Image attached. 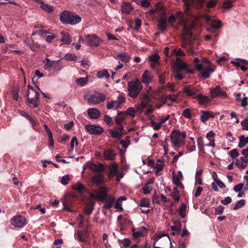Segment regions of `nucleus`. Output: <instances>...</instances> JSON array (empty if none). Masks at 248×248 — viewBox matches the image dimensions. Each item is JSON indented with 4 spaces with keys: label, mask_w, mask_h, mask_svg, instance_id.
I'll list each match as a JSON object with an SVG mask.
<instances>
[{
    "label": "nucleus",
    "mask_w": 248,
    "mask_h": 248,
    "mask_svg": "<svg viewBox=\"0 0 248 248\" xmlns=\"http://www.w3.org/2000/svg\"><path fill=\"white\" fill-rule=\"evenodd\" d=\"M193 64L196 69L201 72V77L205 79L209 78L211 73L214 71L211 63L206 59H203L202 62H200L198 58H195L193 61Z\"/></svg>",
    "instance_id": "f257e3e1"
},
{
    "label": "nucleus",
    "mask_w": 248,
    "mask_h": 248,
    "mask_svg": "<svg viewBox=\"0 0 248 248\" xmlns=\"http://www.w3.org/2000/svg\"><path fill=\"white\" fill-rule=\"evenodd\" d=\"M108 188L107 186H100L98 188L97 193V196L98 200L104 202L103 208L105 209H109L113 205L115 201V198L112 195H108Z\"/></svg>",
    "instance_id": "f03ea898"
},
{
    "label": "nucleus",
    "mask_w": 248,
    "mask_h": 248,
    "mask_svg": "<svg viewBox=\"0 0 248 248\" xmlns=\"http://www.w3.org/2000/svg\"><path fill=\"white\" fill-rule=\"evenodd\" d=\"M142 88L143 86L138 79H133L127 83L128 95L132 98H136Z\"/></svg>",
    "instance_id": "7ed1b4c3"
},
{
    "label": "nucleus",
    "mask_w": 248,
    "mask_h": 248,
    "mask_svg": "<svg viewBox=\"0 0 248 248\" xmlns=\"http://www.w3.org/2000/svg\"><path fill=\"white\" fill-rule=\"evenodd\" d=\"M60 20L63 23L73 25L79 23L81 18L73 13L65 11L61 14Z\"/></svg>",
    "instance_id": "20e7f679"
},
{
    "label": "nucleus",
    "mask_w": 248,
    "mask_h": 248,
    "mask_svg": "<svg viewBox=\"0 0 248 248\" xmlns=\"http://www.w3.org/2000/svg\"><path fill=\"white\" fill-rule=\"evenodd\" d=\"M28 90L27 91L26 97L29 104H32L34 108L38 107V102H39V88H37L38 90H35L30 85L28 86Z\"/></svg>",
    "instance_id": "39448f33"
},
{
    "label": "nucleus",
    "mask_w": 248,
    "mask_h": 248,
    "mask_svg": "<svg viewBox=\"0 0 248 248\" xmlns=\"http://www.w3.org/2000/svg\"><path fill=\"white\" fill-rule=\"evenodd\" d=\"M186 136V134L185 131L180 132L178 130H173L170 138L174 146L180 147L185 144Z\"/></svg>",
    "instance_id": "423d86ee"
},
{
    "label": "nucleus",
    "mask_w": 248,
    "mask_h": 248,
    "mask_svg": "<svg viewBox=\"0 0 248 248\" xmlns=\"http://www.w3.org/2000/svg\"><path fill=\"white\" fill-rule=\"evenodd\" d=\"M184 2V8L186 13L188 14L189 10L190 5H191L196 9L199 10L202 9L205 2V0H183Z\"/></svg>",
    "instance_id": "0eeeda50"
},
{
    "label": "nucleus",
    "mask_w": 248,
    "mask_h": 248,
    "mask_svg": "<svg viewBox=\"0 0 248 248\" xmlns=\"http://www.w3.org/2000/svg\"><path fill=\"white\" fill-rule=\"evenodd\" d=\"M85 41L87 45L92 47H97L102 40L95 34H89L85 36Z\"/></svg>",
    "instance_id": "6e6552de"
},
{
    "label": "nucleus",
    "mask_w": 248,
    "mask_h": 248,
    "mask_svg": "<svg viewBox=\"0 0 248 248\" xmlns=\"http://www.w3.org/2000/svg\"><path fill=\"white\" fill-rule=\"evenodd\" d=\"M125 102V97L123 95H120L118 97L117 100L108 102L106 107L108 109H118L120 108L121 105L124 104Z\"/></svg>",
    "instance_id": "1a4fd4ad"
},
{
    "label": "nucleus",
    "mask_w": 248,
    "mask_h": 248,
    "mask_svg": "<svg viewBox=\"0 0 248 248\" xmlns=\"http://www.w3.org/2000/svg\"><path fill=\"white\" fill-rule=\"evenodd\" d=\"M210 93L212 98L221 97L225 98L227 97V93L223 91L219 86L211 87L210 90Z\"/></svg>",
    "instance_id": "9d476101"
},
{
    "label": "nucleus",
    "mask_w": 248,
    "mask_h": 248,
    "mask_svg": "<svg viewBox=\"0 0 248 248\" xmlns=\"http://www.w3.org/2000/svg\"><path fill=\"white\" fill-rule=\"evenodd\" d=\"M86 130L91 134L100 135L104 132V129L100 125L88 124L85 127Z\"/></svg>",
    "instance_id": "9b49d317"
},
{
    "label": "nucleus",
    "mask_w": 248,
    "mask_h": 248,
    "mask_svg": "<svg viewBox=\"0 0 248 248\" xmlns=\"http://www.w3.org/2000/svg\"><path fill=\"white\" fill-rule=\"evenodd\" d=\"M167 20L166 15L165 12H162L161 15L157 19L158 29L161 31L163 32L166 30L167 27Z\"/></svg>",
    "instance_id": "f8f14e48"
},
{
    "label": "nucleus",
    "mask_w": 248,
    "mask_h": 248,
    "mask_svg": "<svg viewBox=\"0 0 248 248\" xmlns=\"http://www.w3.org/2000/svg\"><path fill=\"white\" fill-rule=\"evenodd\" d=\"M11 223L16 227L20 228L26 223V219L21 216H17L11 219Z\"/></svg>",
    "instance_id": "ddd939ff"
},
{
    "label": "nucleus",
    "mask_w": 248,
    "mask_h": 248,
    "mask_svg": "<svg viewBox=\"0 0 248 248\" xmlns=\"http://www.w3.org/2000/svg\"><path fill=\"white\" fill-rule=\"evenodd\" d=\"M140 103L137 106V110H141L148 106L150 102V99L146 94L143 93L140 95Z\"/></svg>",
    "instance_id": "4468645a"
},
{
    "label": "nucleus",
    "mask_w": 248,
    "mask_h": 248,
    "mask_svg": "<svg viewBox=\"0 0 248 248\" xmlns=\"http://www.w3.org/2000/svg\"><path fill=\"white\" fill-rule=\"evenodd\" d=\"M77 234L78 240L82 242L86 243V238H88L90 236L89 229L86 228L83 231H77Z\"/></svg>",
    "instance_id": "2eb2a0df"
},
{
    "label": "nucleus",
    "mask_w": 248,
    "mask_h": 248,
    "mask_svg": "<svg viewBox=\"0 0 248 248\" xmlns=\"http://www.w3.org/2000/svg\"><path fill=\"white\" fill-rule=\"evenodd\" d=\"M183 91L186 96L192 97L193 98H196V95L199 90L196 88L186 86L184 88Z\"/></svg>",
    "instance_id": "dca6fc26"
},
{
    "label": "nucleus",
    "mask_w": 248,
    "mask_h": 248,
    "mask_svg": "<svg viewBox=\"0 0 248 248\" xmlns=\"http://www.w3.org/2000/svg\"><path fill=\"white\" fill-rule=\"evenodd\" d=\"M117 154L112 149H108L103 153V158L106 160H113L115 159Z\"/></svg>",
    "instance_id": "f3484780"
},
{
    "label": "nucleus",
    "mask_w": 248,
    "mask_h": 248,
    "mask_svg": "<svg viewBox=\"0 0 248 248\" xmlns=\"http://www.w3.org/2000/svg\"><path fill=\"white\" fill-rule=\"evenodd\" d=\"M183 179V175L181 171H179L176 176H173L172 179V182L176 186L180 187L181 188L183 189L184 186L183 184L181 182V181Z\"/></svg>",
    "instance_id": "a211bd4d"
},
{
    "label": "nucleus",
    "mask_w": 248,
    "mask_h": 248,
    "mask_svg": "<svg viewBox=\"0 0 248 248\" xmlns=\"http://www.w3.org/2000/svg\"><path fill=\"white\" fill-rule=\"evenodd\" d=\"M108 168L109 170L108 175L109 178L111 179V176L117 174L118 172V166L115 162H113L110 165L108 166Z\"/></svg>",
    "instance_id": "6ab92c4d"
},
{
    "label": "nucleus",
    "mask_w": 248,
    "mask_h": 248,
    "mask_svg": "<svg viewBox=\"0 0 248 248\" xmlns=\"http://www.w3.org/2000/svg\"><path fill=\"white\" fill-rule=\"evenodd\" d=\"M188 65L182 62L179 58L177 59V62L175 63V69L177 72L187 70Z\"/></svg>",
    "instance_id": "aec40b11"
},
{
    "label": "nucleus",
    "mask_w": 248,
    "mask_h": 248,
    "mask_svg": "<svg viewBox=\"0 0 248 248\" xmlns=\"http://www.w3.org/2000/svg\"><path fill=\"white\" fill-rule=\"evenodd\" d=\"M92 182L94 185L97 186L103 184L104 183V174L99 173L95 175L92 178Z\"/></svg>",
    "instance_id": "412c9836"
},
{
    "label": "nucleus",
    "mask_w": 248,
    "mask_h": 248,
    "mask_svg": "<svg viewBox=\"0 0 248 248\" xmlns=\"http://www.w3.org/2000/svg\"><path fill=\"white\" fill-rule=\"evenodd\" d=\"M72 189L81 194L84 192L88 193L87 187L80 183L72 185Z\"/></svg>",
    "instance_id": "4be33fe9"
},
{
    "label": "nucleus",
    "mask_w": 248,
    "mask_h": 248,
    "mask_svg": "<svg viewBox=\"0 0 248 248\" xmlns=\"http://www.w3.org/2000/svg\"><path fill=\"white\" fill-rule=\"evenodd\" d=\"M25 44L29 46L32 51H37L40 48V46L36 43H35L34 41L31 39L27 38L25 40Z\"/></svg>",
    "instance_id": "5701e85b"
},
{
    "label": "nucleus",
    "mask_w": 248,
    "mask_h": 248,
    "mask_svg": "<svg viewBox=\"0 0 248 248\" xmlns=\"http://www.w3.org/2000/svg\"><path fill=\"white\" fill-rule=\"evenodd\" d=\"M202 115L201 116V120L204 123L207 121L210 118H214V114L212 111L202 110L201 112Z\"/></svg>",
    "instance_id": "b1692460"
},
{
    "label": "nucleus",
    "mask_w": 248,
    "mask_h": 248,
    "mask_svg": "<svg viewBox=\"0 0 248 248\" xmlns=\"http://www.w3.org/2000/svg\"><path fill=\"white\" fill-rule=\"evenodd\" d=\"M147 229L145 227H141L140 228L139 231H135V229H132V235L134 237L138 238L144 236V233L147 231Z\"/></svg>",
    "instance_id": "393cba45"
},
{
    "label": "nucleus",
    "mask_w": 248,
    "mask_h": 248,
    "mask_svg": "<svg viewBox=\"0 0 248 248\" xmlns=\"http://www.w3.org/2000/svg\"><path fill=\"white\" fill-rule=\"evenodd\" d=\"M182 46L186 49L188 55H193L195 54V52L193 49V45L191 42H183L182 44Z\"/></svg>",
    "instance_id": "a878e982"
},
{
    "label": "nucleus",
    "mask_w": 248,
    "mask_h": 248,
    "mask_svg": "<svg viewBox=\"0 0 248 248\" xmlns=\"http://www.w3.org/2000/svg\"><path fill=\"white\" fill-rule=\"evenodd\" d=\"M175 224V226H172L170 227L171 230L173 231L172 232V234L173 235H175L176 234H179L181 230L182 223L179 221H176L174 222Z\"/></svg>",
    "instance_id": "bb28decb"
},
{
    "label": "nucleus",
    "mask_w": 248,
    "mask_h": 248,
    "mask_svg": "<svg viewBox=\"0 0 248 248\" xmlns=\"http://www.w3.org/2000/svg\"><path fill=\"white\" fill-rule=\"evenodd\" d=\"M88 114L91 118L96 119L100 116V112L96 108H90L88 109Z\"/></svg>",
    "instance_id": "cd10ccee"
},
{
    "label": "nucleus",
    "mask_w": 248,
    "mask_h": 248,
    "mask_svg": "<svg viewBox=\"0 0 248 248\" xmlns=\"http://www.w3.org/2000/svg\"><path fill=\"white\" fill-rule=\"evenodd\" d=\"M91 169L94 172L97 173L104 171L105 170L104 165L101 163L98 164H93L91 167Z\"/></svg>",
    "instance_id": "c85d7f7f"
},
{
    "label": "nucleus",
    "mask_w": 248,
    "mask_h": 248,
    "mask_svg": "<svg viewBox=\"0 0 248 248\" xmlns=\"http://www.w3.org/2000/svg\"><path fill=\"white\" fill-rule=\"evenodd\" d=\"M61 34L62 35V42L64 44H70L72 40L71 39L70 34L67 32H62Z\"/></svg>",
    "instance_id": "c756f323"
},
{
    "label": "nucleus",
    "mask_w": 248,
    "mask_h": 248,
    "mask_svg": "<svg viewBox=\"0 0 248 248\" xmlns=\"http://www.w3.org/2000/svg\"><path fill=\"white\" fill-rule=\"evenodd\" d=\"M126 117V116L124 111L119 112L115 117V121L116 124L117 125L121 124L122 122L125 120Z\"/></svg>",
    "instance_id": "7c9ffc66"
},
{
    "label": "nucleus",
    "mask_w": 248,
    "mask_h": 248,
    "mask_svg": "<svg viewBox=\"0 0 248 248\" xmlns=\"http://www.w3.org/2000/svg\"><path fill=\"white\" fill-rule=\"evenodd\" d=\"M133 8L131 4L128 2H124L121 6V10L123 13L129 14L130 12L133 10Z\"/></svg>",
    "instance_id": "2f4dec72"
},
{
    "label": "nucleus",
    "mask_w": 248,
    "mask_h": 248,
    "mask_svg": "<svg viewBox=\"0 0 248 248\" xmlns=\"http://www.w3.org/2000/svg\"><path fill=\"white\" fill-rule=\"evenodd\" d=\"M196 98L199 101L200 104L208 103L211 101V99L208 96L203 95L202 93L198 94Z\"/></svg>",
    "instance_id": "473e14b6"
},
{
    "label": "nucleus",
    "mask_w": 248,
    "mask_h": 248,
    "mask_svg": "<svg viewBox=\"0 0 248 248\" xmlns=\"http://www.w3.org/2000/svg\"><path fill=\"white\" fill-rule=\"evenodd\" d=\"M126 200V198L125 196H121L119 197L115 202L114 204V207L115 209H120L122 211L123 210V207H122V201H125Z\"/></svg>",
    "instance_id": "72a5a7b5"
},
{
    "label": "nucleus",
    "mask_w": 248,
    "mask_h": 248,
    "mask_svg": "<svg viewBox=\"0 0 248 248\" xmlns=\"http://www.w3.org/2000/svg\"><path fill=\"white\" fill-rule=\"evenodd\" d=\"M116 58L121 59V61L124 62H127L130 60L129 56L125 52L117 54Z\"/></svg>",
    "instance_id": "f704fd0d"
},
{
    "label": "nucleus",
    "mask_w": 248,
    "mask_h": 248,
    "mask_svg": "<svg viewBox=\"0 0 248 248\" xmlns=\"http://www.w3.org/2000/svg\"><path fill=\"white\" fill-rule=\"evenodd\" d=\"M84 98L88 101V102L91 104H97L100 103L99 100L94 98L93 94L90 95H84Z\"/></svg>",
    "instance_id": "c9c22d12"
},
{
    "label": "nucleus",
    "mask_w": 248,
    "mask_h": 248,
    "mask_svg": "<svg viewBox=\"0 0 248 248\" xmlns=\"http://www.w3.org/2000/svg\"><path fill=\"white\" fill-rule=\"evenodd\" d=\"M239 142L238 145V146L240 148H243L248 143V140L247 139V137H245L244 135H241L239 137Z\"/></svg>",
    "instance_id": "e433bc0d"
},
{
    "label": "nucleus",
    "mask_w": 248,
    "mask_h": 248,
    "mask_svg": "<svg viewBox=\"0 0 248 248\" xmlns=\"http://www.w3.org/2000/svg\"><path fill=\"white\" fill-rule=\"evenodd\" d=\"M138 110H136L133 107H129L127 108V110L125 111H124L126 116L127 115H129L131 117L132 119H133L135 116Z\"/></svg>",
    "instance_id": "4c0bfd02"
},
{
    "label": "nucleus",
    "mask_w": 248,
    "mask_h": 248,
    "mask_svg": "<svg viewBox=\"0 0 248 248\" xmlns=\"http://www.w3.org/2000/svg\"><path fill=\"white\" fill-rule=\"evenodd\" d=\"M170 196L174 200L175 202H178L180 199L179 191H178L177 187H174L173 189V192L170 194Z\"/></svg>",
    "instance_id": "58836bf2"
},
{
    "label": "nucleus",
    "mask_w": 248,
    "mask_h": 248,
    "mask_svg": "<svg viewBox=\"0 0 248 248\" xmlns=\"http://www.w3.org/2000/svg\"><path fill=\"white\" fill-rule=\"evenodd\" d=\"M96 76L98 78H103L105 77L107 78H108L110 77L109 74H108V71L106 69L98 71L96 74Z\"/></svg>",
    "instance_id": "ea45409f"
},
{
    "label": "nucleus",
    "mask_w": 248,
    "mask_h": 248,
    "mask_svg": "<svg viewBox=\"0 0 248 248\" xmlns=\"http://www.w3.org/2000/svg\"><path fill=\"white\" fill-rule=\"evenodd\" d=\"M41 8L46 12L51 13L53 12L54 8L52 6L44 3L43 5H41Z\"/></svg>",
    "instance_id": "a19ab883"
},
{
    "label": "nucleus",
    "mask_w": 248,
    "mask_h": 248,
    "mask_svg": "<svg viewBox=\"0 0 248 248\" xmlns=\"http://www.w3.org/2000/svg\"><path fill=\"white\" fill-rule=\"evenodd\" d=\"M171 55H175L176 56L183 57L185 56V53L180 48H179L178 49L176 48H174L171 51Z\"/></svg>",
    "instance_id": "79ce46f5"
},
{
    "label": "nucleus",
    "mask_w": 248,
    "mask_h": 248,
    "mask_svg": "<svg viewBox=\"0 0 248 248\" xmlns=\"http://www.w3.org/2000/svg\"><path fill=\"white\" fill-rule=\"evenodd\" d=\"M186 204L184 203L179 208V214L182 218H185L186 217Z\"/></svg>",
    "instance_id": "37998d69"
},
{
    "label": "nucleus",
    "mask_w": 248,
    "mask_h": 248,
    "mask_svg": "<svg viewBox=\"0 0 248 248\" xmlns=\"http://www.w3.org/2000/svg\"><path fill=\"white\" fill-rule=\"evenodd\" d=\"M110 134L111 136L113 138H118L120 139L124 135L123 132H119L117 131H113L112 130H110L109 131Z\"/></svg>",
    "instance_id": "c03bdc74"
},
{
    "label": "nucleus",
    "mask_w": 248,
    "mask_h": 248,
    "mask_svg": "<svg viewBox=\"0 0 248 248\" xmlns=\"http://www.w3.org/2000/svg\"><path fill=\"white\" fill-rule=\"evenodd\" d=\"M197 144L200 151L204 152V142L202 137H200L197 139Z\"/></svg>",
    "instance_id": "a18cd8bd"
},
{
    "label": "nucleus",
    "mask_w": 248,
    "mask_h": 248,
    "mask_svg": "<svg viewBox=\"0 0 248 248\" xmlns=\"http://www.w3.org/2000/svg\"><path fill=\"white\" fill-rule=\"evenodd\" d=\"M93 96L94 98L99 100L100 102H103L106 98V96L104 94L99 93H95L93 94Z\"/></svg>",
    "instance_id": "49530a36"
},
{
    "label": "nucleus",
    "mask_w": 248,
    "mask_h": 248,
    "mask_svg": "<svg viewBox=\"0 0 248 248\" xmlns=\"http://www.w3.org/2000/svg\"><path fill=\"white\" fill-rule=\"evenodd\" d=\"M88 80V79L87 78H77L76 82L81 86H84L86 85Z\"/></svg>",
    "instance_id": "de8ad7c7"
},
{
    "label": "nucleus",
    "mask_w": 248,
    "mask_h": 248,
    "mask_svg": "<svg viewBox=\"0 0 248 248\" xmlns=\"http://www.w3.org/2000/svg\"><path fill=\"white\" fill-rule=\"evenodd\" d=\"M77 58L75 54L71 53H67L64 56V59L68 61H75L77 60Z\"/></svg>",
    "instance_id": "09e8293b"
},
{
    "label": "nucleus",
    "mask_w": 248,
    "mask_h": 248,
    "mask_svg": "<svg viewBox=\"0 0 248 248\" xmlns=\"http://www.w3.org/2000/svg\"><path fill=\"white\" fill-rule=\"evenodd\" d=\"M164 166V161L160 159H158L156 162L154 168H155L156 169L158 170H163Z\"/></svg>",
    "instance_id": "8fccbe9b"
},
{
    "label": "nucleus",
    "mask_w": 248,
    "mask_h": 248,
    "mask_svg": "<svg viewBox=\"0 0 248 248\" xmlns=\"http://www.w3.org/2000/svg\"><path fill=\"white\" fill-rule=\"evenodd\" d=\"M140 206L141 207H149L150 206V201L148 198H143L141 199Z\"/></svg>",
    "instance_id": "3c124183"
},
{
    "label": "nucleus",
    "mask_w": 248,
    "mask_h": 248,
    "mask_svg": "<svg viewBox=\"0 0 248 248\" xmlns=\"http://www.w3.org/2000/svg\"><path fill=\"white\" fill-rule=\"evenodd\" d=\"M149 71L146 70L144 72L142 76V82L143 83H147L149 81Z\"/></svg>",
    "instance_id": "603ef678"
},
{
    "label": "nucleus",
    "mask_w": 248,
    "mask_h": 248,
    "mask_svg": "<svg viewBox=\"0 0 248 248\" xmlns=\"http://www.w3.org/2000/svg\"><path fill=\"white\" fill-rule=\"evenodd\" d=\"M245 204V201L244 200H241L237 202V203L233 207V210H236L242 207Z\"/></svg>",
    "instance_id": "864d4df0"
},
{
    "label": "nucleus",
    "mask_w": 248,
    "mask_h": 248,
    "mask_svg": "<svg viewBox=\"0 0 248 248\" xmlns=\"http://www.w3.org/2000/svg\"><path fill=\"white\" fill-rule=\"evenodd\" d=\"M228 154L232 158H235L239 155L237 149L232 150Z\"/></svg>",
    "instance_id": "5fc2aeb1"
},
{
    "label": "nucleus",
    "mask_w": 248,
    "mask_h": 248,
    "mask_svg": "<svg viewBox=\"0 0 248 248\" xmlns=\"http://www.w3.org/2000/svg\"><path fill=\"white\" fill-rule=\"evenodd\" d=\"M120 243L124 247H127L131 244V241L129 238H125L123 240H119Z\"/></svg>",
    "instance_id": "6e6d98bb"
},
{
    "label": "nucleus",
    "mask_w": 248,
    "mask_h": 248,
    "mask_svg": "<svg viewBox=\"0 0 248 248\" xmlns=\"http://www.w3.org/2000/svg\"><path fill=\"white\" fill-rule=\"evenodd\" d=\"M94 203L95 202H93L92 206L87 205V206L85 207L84 211L85 213L86 214L89 215L92 214L93 209V205Z\"/></svg>",
    "instance_id": "4d7b16f0"
},
{
    "label": "nucleus",
    "mask_w": 248,
    "mask_h": 248,
    "mask_svg": "<svg viewBox=\"0 0 248 248\" xmlns=\"http://www.w3.org/2000/svg\"><path fill=\"white\" fill-rule=\"evenodd\" d=\"M104 121L109 126H111L113 124V122L111 117L108 115H105Z\"/></svg>",
    "instance_id": "13d9d810"
},
{
    "label": "nucleus",
    "mask_w": 248,
    "mask_h": 248,
    "mask_svg": "<svg viewBox=\"0 0 248 248\" xmlns=\"http://www.w3.org/2000/svg\"><path fill=\"white\" fill-rule=\"evenodd\" d=\"M182 115L186 118L191 119L192 115L189 108L185 109L183 112Z\"/></svg>",
    "instance_id": "bf43d9fd"
},
{
    "label": "nucleus",
    "mask_w": 248,
    "mask_h": 248,
    "mask_svg": "<svg viewBox=\"0 0 248 248\" xmlns=\"http://www.w3.org/2000/svg\"><path fill=\"white\" fill-rule=\"evenodd\" d=\"M70 181L69 175H66L63 176L61 179V183L63 185L68 184Z\"/></svg>",
    "instance_id": "052dcab7"
},
{
    "label": "nucleus",
    "mask_w": 248,
    "mask_h": 248,
    "mask_svg": "<svg viewBox=\"0 0 248 248\" xmlns=\"http://www.w3.org/2000/svg\"><path fill=\"white\" fill-rule=\"evenodd\" d=\"M176 21V17L174 15H171L168 18V22L172 27H174V22Z\"/></svg>",
    "instance_id": "680f3d73"
},
{
    "label": "nucleus",
    "mask_w": 248,
    "mask_h": 248,
    "mask_svg": "<svg viewBox=\"0 0 248 248\" xmlns=\"http://www.w3.org/2000/svg\"><path fill=\"white\" fill-rule=\"evenodd\" d=\"M151 123V126H153L154 129L156 130H159L162 125V123L160 122L159 123H157L153 121H152Z\"/></svg>",
    "instance_id": "e2e57ef3"
},
{
    "label": "nucleus",
    "mask_w": 248,
    "mask_h": 248,
    "mask_svg": "<svg viewBox=\"0 0 248 248\" xmlns=\"http://www.w3.org/2000/svg\"><path fill=\"white\" fill-rule=\"evenodd\" d=\"M160 57L157 55H152L149 57L150 61L153 63H157Z\"/></svg>",
    "instance_id": "0e129e2a"
},
{
    "label": "nucleus",
    "mask_w": 248,
    "mask_h": 248,
    "mask_svg": "<svg viewBox=\"0 0 248 248\" xmlns=\"http://www.w3.org/2000/svg\"><path fill=\"white\" fill-rule=\"evenodd\" d=\"M241 124L242 126V129L243 130H248V119H245L243 121H242L241 123Z\"/></svg>",
    "instance_id": "69168bd1"
},
{
    "label": "nucleus",
    "mask_w": 248,
    "mask_h": 248,
    "mask_svg": "<svg viewBox=\"0 0 248 248\" xmlns=\"http://www.w3.org/2000/svg\"><path fill=\"white\" fill-rule=\"evenodd\" d=\"M217 3V0H211L206 3V6L208 8H212L215 7Z\"/></svg>",
    "instance_id": "338daca9"
},
{
    "label": "nucleus",
    "mask_w": 248,
    "mask_h": 248,
    "mask_svg": "<svg viewBox=\"0 0 248 248\" xmlns=\"http://www.w3.org/2000/svg\"><path fill=\"white\" fill-rule=\"evenodd\" d=\"M225 207L222 205H219L215 208V213L217 215H221L223 213Z\"/></svg>",
    "instance_id": "774afa93"
}]
</instances>
